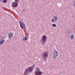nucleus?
<instances>
[{
    "instance_id": "423d86ee",
    "label": "nucleus",
    "mask_w": 75,
    "mask_h": 75,
    "mask_svg": "<svg viewBox=\"0 0 75 75\" xmlns=\"http://www.w3.org/2000/svg\"><path fill=\"white\" fill-rule=\"evenodd\" d=\"M58 20V18L57 16H55L53 17L52 19V22L53 23V22H55Z\"/></svg>"
},
{
    "instance_id": "4468645a",
    "label": "nucleus",
    "mask_w": 75,
    "mask_h": 75,
    "mask_svg": "<svg viewBox=\"0 0 75 75\" xmlns=\"http://www.w3.org/2000/svg\"><path fill=\"white\" fill-rule=\"evenodd\" d=\"M36 71H37V72L40 71V69H39V68L38 67H37L36 68Z\"/></svg>"
},
{
    "instance_id": "f257e3e1",
    "label": "nucleus",
    "mask_w": 75,
    "mask_h": 75,
    "mask_svg": "<svg viewBox=\"0 0 75 75\" xmlns=\"http://www.w3.org/2000/svg\"><path fill=\"white\" fill-rule=\"evenodd\" d=\"M33 69V67L28 68L25 70L24 75H29V74H30V73H31Z\"/></svg>"
},
{
    "instance_id": "f03ea898",
    "label": "nucleus",
    "mask_w": 75,
    "mask_h": 75,
    "mask_svg": "<svg viewBox=\"0 0 75 75\" xmlns=\"http://www.w3.org/2000/svg\"><path fill=\"white\" fill-rule=\"evenodd\" d=\"M48 57V52L47 51L44 52L42 54V58L44 60H46Z\"/></svg>"
},
{
    "instance_id": "dca6fc26",
    "label": "nucleus",
    "mask_w": 75,
    "mask_h": 75,
    "mask_svg": "<svg viewBox=\"0 0 75 75\" xmlns=\"http://www.w3.org/2000/svg\"><path fill=\"white\" fill-rule=\"evenodd\" d=\"M74 4H73L74 6L75 7V1H74Z\"/></svg>"
},
{
    "instance_id": "9b49d317",
    "label": "nucleus",
    "mask_w": 75,
    "mask_h": 75,
    "mask_svg": "<svg viewBox=\"0 0 75 75\" xmlns=\"http://www.w3.org/2000/svg\"><path fill=\"white\" fill-rule=\"evenodd\" d=\"M70 38L71 40H73L74 39V35H71V36Z\"/></svg>"
},
{
    "instance_id": "ddd939ff",
    "label": "nucleus",
    "mask_w": 75,
    "mask_h": 75,
    "mask_svg": "<svg viewBox=\"0 0 75 75\" xmlns=\"http://www.w3.org/2000/svg\"><path fill=\"white\" fill-rule=\"evenodd\" d=\"M28 39V38H27L26 37H24L23 38V41H25L26 40H27V39Z\"/></svg>"
},
{
    "instance_id": "6e6552de",
    "label": "nucleus",
    "mask_w": 75,
    "mask_h": 75,
    "mask_svg": "<svg viewBox=\"0 0 75 75\" xmlns=\"http://www.w3.org/2000/svg\"><path fill=\"white\" fill-rule=\"evenodd\" d=\"M13 33L10 32L8 34V37L9 38H12V37H13Z\"/></svg>"
},
{
    "instance_id": "1a4fd4ad",
    "label": "nucleus",
    "mask_w": 75,
    "mask_h": 75,
    "mask_svg": "<svg viewBox=\"0 0 75 75\" xmlns=\"http://www.w3.org/2000/svg\"><path fill=\"white\" fill-rule=\"evenodd\" d=\"M20 27L21 28L23 29V28L25 27V24L24 23H21V21H20Z\"/></svg>"
},
{
    "instance_id": "f3484780",
    "label": "nucleus",
    "mask_w": 75,
    "mask_h": 75,
    "mask_svg": "<svg viewBox=\"0 0 75 75\" xmlns=\"http://www.w3.org/2000/svg\"><path fill=\"white\" fill-rule=\"evenodd\" d=\"M2 39V38H1V36H0V41H1Z\"/></svg>"
},
{
    "instance_id": "0eeeda50",
    "label": "nucleus",
    "mask_w": 75,
    "mask_h": 75,
    "mask_svg": "<svg viewBox=\"0 0 75 75\" xmlns=\"http://www.w3.org/2000/svg\"><path fill=\"white\" fill-rule=\"evenodd\" d=\"M35 75H42V72L40 71H35Z\"/></svg>"
},
{
    "instance_id": "2eb2a0df",
    "label": "nucleus",
    "mask_w": 75,
    "mask_h": 75,
    "mask_svg": "<svg viewBox=\"0 0 75 75\" xmlns=\"http://www.w3.org/2000/svg\"><path fill=\"white\" fill-rule=\"evenodd\" d=\"M52 27H55L57 26V25L55 24H52Z\"/></svg>"
},
{
    "instance_id": "39448f33",
    "label": "nucleus",
    "mask_w": 75,
    "mask_h": 75,
    "mask_svg": "<svg viewBox=\"0 0 75 75\" xmlns=\"http://www.w3.org/2000/svg\"><path fill=\"white\" fill-rule=\"evenodd\" d=\"M53 54V58H56V57H57L58 56V55H59V53L55 50H54Z\"/></svg>"
},
{
    "instance_id": "f8f14e48",
    "label": "nucleus",
    "mask_w": 75,
    "mask_h": 75,
    "mask_svg": "<svg viewBox=\"0 0 75 75\" xmlns=\"http://www.w3.org/2000/svg\"><path fill=\"white\" fill-rule=\"evenodd\" d=\"M0 1L5 3H6L7 2V0H0Z\"/></svg>"
},
{
    "instance_id": "9d476101",
    "label": "nucleus",
    "mask_w": 75,
    "mask_h": 75,
    "mask_svg": "<svg viewBox=\"0 0 75 75\" xmlns=\"http://www.w3.org/2000/svg\"><path fill=\"white\" fill-rule=\"evenodd\" d=\"M4 41H5V40H2L1 42H0V45H2V44L4 43Z\"/></svg>"
},
{
    "instance_id": "20e7f679",
    "label": "nucleus",
    "mask_w": 75,
    "mask_h": 75,
    "mask_svg": "<svg viewBox=\"0 0 75 75\" xmlns=\"http://www.w3.org/2000/svg\"><path fill=\"white\" fill-rule=\"evenodd\" d=\"M47 38V37L46 35H44L42 36L41 40L42 44H44Z\"/></svg>"
},
{
    "instance_id": "7ed1b4c3",
    "label": "nucleus",
    "mask_w": 75,
    "mask_h": 75,
    "mask_svg": "<svg viewBox=\"0 0 75 75\" xmlns=\"http://www.w3.org/2000/svg\"><path fill=\"white\" fill-rule=\"evenodd\" d=\"M18 1L17 0H16L15 2H12V7H17L18 4Z\"/></svg>"
}]
</instances>
